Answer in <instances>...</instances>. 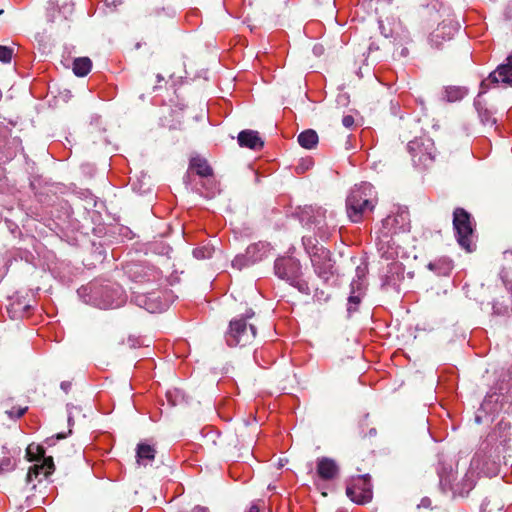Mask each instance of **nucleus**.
Listing matches in <instances>:
<instances>
[{"mask_svg": "<svg viewBox=\"0 0 512 512\" xmlns=\"http://www.w3.org/2000/svg\"><path fill=\"white\" fill-rule=\"evenodd\" d=\"M300 220L304 226L315 231V236H303L302 244L310 257L315 273L325 283H328L334 277L330 251L320 245L316 238L318 236L325 241L331 234V226L326 220V210L321 207H305L300 214Z\"/></svg>", "mask_w": 512, "mask_h": 512, "instance_id": "1", "label": "nucleus"}, {"mask_svg": "<svg viewBox=\"0 0 512 512\" xmlns=\"http://www.w3.org/2000/svg\"><path fill=\"white\" fill-rule=\"evenodd\" d=\"M77 294L83 302L100 309H114L121 307L126 302V294L118 284H101L91 282L77 290Z\"/></svg>", "mask_w": 512, "mask_h": 512, "instance_id": "2", "label": "nucleus"}, {"mask_svg": "<svg viewBox=\"0 0 512 512\" xmlns=\"http://www.w3.org/2000/svg\"><path fill=\"white\" fill-rule=\"evenodd\" d=\"M254 316V311L248 309L241 317H235L229 323L225 333V341L230 347L246 346L256 337V327L248 320Z\"/></svg>", "mask_w": 512, "mask_h": 512, "instance_id": "3", "label": "nucleus"}, {"mask_svg": "<svg viewBox=\"0 0 512 512\" xmlns=\"http://www.w3.org/2000/svg\"><path fill=\"white\" fill-rule=\"evenodd\" d=\"M274 273L279 279L288 282L300 292L310 293L308 283L301 278V264L298 259L291 256L277 258L274 262Z\"/></svg>", "mask_w": 512, "mask_h": 512, "instance_id": "4", "label": "nucleus"}, {"mask_svg": "<svg viewBox=\"0 0 512 512\" xmlns=\"http://www.w3.org/2000/svg\"><path fill=\"white\" fill-rule=\"evenodd\" d=\"M376 203V192L371 184L362 183L354 189V223L369 219Z\"/></svg>", "mask_w": 512, "mask_h": 512, "instance_id": "5", "label": "nucleus"}, {"mask_svg": "<svg viewBox=\"0 0 512 512\" xmlns=\"http://www.w3.org/2000/svg\"><path fill=\"white\" fill-rule=\"evenodd\" d=\"M407 149L415 167L428 168L435 160L436 149L431 138H416L408 143Z\"/></svg>", "mask_w": 512, "mask_h": 512, "instance_id": "6", "label": "nucleus"}, {"mask_svg": "<svg viewBox=\"0 0 512 512\" xmlns=\"http://www.w3.org/2000/svg\"><path fill=\"white\" fill-rule=\"evenodd\" d=\"M453 226L458 244L467 251L473 250V226L470 215L462 208L453 213Z\"/></svg>", "mask_w": 512, "mask_h": 512, "instance_id": "7", "label": "nucleus"}, {"mask_svg": "<svg viewBox=\"0 0 512 512\" xmlns=\"http://www.w3.org/2000/svg\"><path fill=\"white\" fill-rule=\"evenodd\" d=\"M271 251L272 246L269 242L258 241L249 245L245 253L237 255L232 261V266L241 270L264 260L270 255Z\"/></svg>", "mask_w": 512, "mask_h": 512, "instance_id": "8", "label": "nucleus"}, {"mask_svg": "<svg viewBox=\"0 0 512 512\" xmlns=\"http://www.w3.org/2000/svg\"><path fill=\"white\" fill-rule=\"evenodd\" d=\"M494 84L512 86V54L506 59V63L499 65L487 78L481 82V91L485 93Z\"/></svg>", "mask_w": 512, "mask_h": 512, "instance_id": "9", "label": "nucleus"}, {"mask_svg": "<svg viewBox=\"0 0 512 512\" xmlns=\"http://www.w3.org/2000/svg\"><path fill=\"white\" fill-rule=\"evenodd\" d=\"M124 270L127 276L136 283L155 281L160 278L158 269L144 263H129Z\"/></svg>", "mask_w": 512, "mask_h": 512, "instance_id": "10", "label": "nucleus"}, {"mask_svg": "<svg viewBox=\"0 0 512 512\" xmlns=\"http://www.w3.org/2000/svg\"><path fill=\"white\" fill-rule=\"evenodd\" d=\"M132 301L150 313L162 312L168 307L167 301L162 299L160 292H133Z\"/></svg>", "mask_w": 512, "mask_h": 512, "instance_id": "11", "label": "nucleus"}, {"mask_svg": "<svg viewBox=\"0 0 512 512\" xmlns=\"http://www.w3.org/2000/svg\"><path fill=\"white\" fill-rule=\"evenodd\" d=\"M404 279V266L402 263L393 261L387 266L386 273L382 277L381 287L383 290L400 291V284Z\"/></svg>", "mask_w": 512, "mask_h": 512, "instance_id": "12", "label": "nucleus"}, {"mask_svg": "<svg viewBox=\"0 0 512 512\" xmlns=\"http://www.w3.org/2000/svg\"><path fill=\"white\" fill-rule=\"evenodd\" d=\"M373 496L372 484L368 474L354 477V503L365 504Z\"/></svg>", "mask_w": 512, "mask_h": 512, "instance_id": "13", "label": "nucleus"}, {"mask_svg": "<svg viewBox=\"0 0 512 512\" xmlns=\"http://www.w3.org/2000/svg\"><path fill=\"white\" fill-rule=\"evenodd\" d=\"M399 247L389 232H382L377 240V251L381 258L394 260L398 256Z\"/></svg>", "mask_w": 512, "mask_h": 512, "instance_id": "14", "label": "nucleus"}, {"mask_svg": "<svg viewBox=\"0 0 512 512\" xmlns=\"http://www.w3.org/2000/svg\"><path fill=\"white\" fill-rule=\"evenodd\" d=\"M350 105V93L349 91H345L344 88H340L339 92L335 99V113L336 114H342V124L346 128L352 127V115L349 114L351 109L349 108Z\"/></svg>", "mask_w": 512, "mask_h": 512, "instance_id": "15", "label": "nucleus"}, {"mask_svg": "<svg viewBox=\"0 0 512 512\" xmlns=\"http://www.w3.org/2000/svg\"><path fill=\"white\" fill-rule=\"evenodd\" d=\"M316 473L321 480L331 481L339 475V466L331 458L319 457L316 461Z\"/></svg>", "mask_w": 512, "mask_h": 512, "instance_id": "16", "label": "nucleus"}, {"mask_svg": "<svg viewBox=\"0 0 512 512\" xmlns=\"http://www.w3.org/2000/svg\"><path fill=\"white\" fill-rule=\"evenodd\" d=\"M356 277L358 279L357 291L358 295H354V305L360 302V297L364 295L368 282H367V274H368V261L366 254L360 258V264L357 265L356 269Z\"/></svg>", "mask_w": 512, "mask_h": 512, "instance_id": "17", "label": "nucleus"}, {"mask_svg": "<svg viewBox=\"0 0 512 512\" xmlns=\"http://www.w3.org/2000/svg\"><path fill=\"white\" fill-rule=\"evenodd\" d=\"M409 221L407 211H401L396 215H389L383 220V227L386 232L397 233L399 230H405Z\"/></svg>", "mask_w": 512, "mask_h": 512, "instance_id": "18", "label": "nucleus"}, {"mask_svg": "<svg viewBox=\"0 0 512 512\" xmlns=\"http://www.w3.org/2000/svg\"><path fill=\"white\" fill-rule=\"evenodd\" d=\"M238 143L241 147L253 150H260L264 142L260 138L259 133L254 130H243L238 134Z\"/></svg>", "mask_w": 512, "mask_h": 512, "instance_id": "19", "label": "nucleus"}, {"mask_svg": "<svg viewBox=\"0 0 512 512\" xmlns=\"http://www.w3.org/2000/svg\"><path fill=\"white\" fill-rule=\"evenodd\" d=\"M54 471V463L51 457L44 458L42 464H35L29 468L27 473V482L31 483L34 479L38 478L39 475L44 477L49 476Z\"/></svg>", "mask_w": 512, "mask_h": 512, "instance_id": "20", "label": "nucleus"}, {"mask_svg": "<svg viewBox=\"0 0 512 512\" xmlns=\"http://www.w3.org/2000/svg\"><path fill=\"white\" fill-rule=\"evenodd\" d=\"M456 31L455 27L448 26L445 22L438 25L437 29L431 33L429 42L433 47L438 48L442 40L450 39L453 33Z\"/></svg>", "mask_w": 512, "mask_h": 512, "instance_id": "21", "label": "nucleus"}, {"mask_svg": "<svg viewBox=\"0 0 512 512\" xmlns=\"http://www.w3.org/2000/svg\"><path fill=\"white\" fill-rule=\"evenodd\" d=\"M156 450L154 446L146 444V443H139L137 445L136 449V458L138 464H144L146 465V462H151L155 459Z\"/></svg>", "mask_w": 512, "mask_h": 512, "instance_id": "22", "label": "nucleus"}, {"mask_svg": "<svg viewBox=\"0 0 512 512\" xmlns=\"http://www.w3.org/2000/svg\"><path fill=\"white\" fill-rule=\"evenodd\" d=\"M298 143L305 149H313L318 144V134L313 129H307L298 135Z\"/></svg>", "mask_w": 512, "mask_h": 512, "instance_id": "23", "label": "nucleus"}, {"mask_svg": "<svg viewBox=\"0 0 512 512\" xmlns=\"http://www.w3.org/2000/svg\"><path fill=\"white\" fill-rule=\"evenodd\" d=\"M190 169L194 170L197 175L201 177H208L212 175V168L207 160L201 157H193L190 160Z\"/></svg>", "mask_w": 512, "mask_h": 512, "instance_id": "24", "label": "nucleus"}, {"mask_svg": "<svg viewBox=\"0 0 512 512\" xmlns=\"http://www.w3.org/2000/svg\"><path fill=\"white\" fill-rule=\"evenodd\" d=\"M428 269L435 272L438 275H448L452 268V262L447 258H440L427 265Z\"/></svg>", "mask_w": 512, "mask_h": 512, "instance_id": "25", "label": "nucleus"}, {"mask_svg": "<svg viewBox=\"0 0 512 512\" xmlns=\"http://www.w3.org/2000/svg\"><path fill=\"white\" fill-rule=\"evenodd\" d=\"M92 67V62L87 57L77 58L73 62V72L76 76L84 77L86 76Z\"/></svg>", "mask_w": 512, "mask_h": 512, "instance_id": "26", "label": "nucleus"}, {"mask_svg": "<svg viewBox=\"0 0 512 512\" xmlns=\"http://www.w3.org/2000/svg\"><path fill=\"white\" fill-rule=\"evenodd\" d=\"M467 95V89L462 86H447L444 90V97L448 102H455Z\"/></svg>", "mask_w": 512, "mask_h": 512, "instance_id": "27", "label": "nucleus"}, {"mask_svg": "<svg viewBox=\"0 0 512 512\" xmlns=\"http://www.w3.org/2000/svg\"><path fill=\"white\" fill-rule=\"evenodd\" d=\"M475 106L478 111L480 121L483 125L492 127L496 124V119L493 117V114L490 110L482 107L479 101L475 102Z\"/></svg>", "mask_w": 512, "mask_h": 512, "instance_id": "28", "label": "nucleus"}, {"mask_svg": "<svg viewBox=\"0 0 512 512\" xmlns=\"http://www.w3.org/2000/svg\"><path fill=\"white\" fill-rule=\"evenodd\" d=\"M3 457L0 460V473L2 472H10L15 468V461L8 456V451L6 447H2Z\"/></svg>", "mask_w": 512, "mask_h": 512, "instance_id": "29", "label": "nucleus"}, {"mask_svg": "<svg viewBox=\"0 0 512 512\" xmlns=\"http://www.w3.org/2000/svg\"><path fill=\"white\" fill-rule=\"evenodd\" d=\"M213 249L210 247H198L193 250V256L197 259H207L212 256Z\"/></svg>", "mask_w": 512, "mask_h": 512, "instance_id": "30", "label": "nucleus"}, {"mask_svg": "<svg viewBox=\"0 0 512 512\" xmlns=\"http://www.w3.org/2000/svg\"><path fill=\"white\" fill-rule=\"evenodd\" d=\"M13 50L7 46L0 45V61L9 63L11 61Z\"/></svg>", "mask_w": 512, "mask_h": 512, "instance_id": "31", "label": "nucleus"}, {"mask_svg": "<svg viewBox=\"0 0 512 512\" xmlns=\"http://www.w3.org/2000/svg\"><path fill=\"white\" fill-rule=\"evenodd\" d=\"M27 411V407H13L12 409H10L9 411H7L6 413L8 414V416L11 418V419H18L20 417H22L25 412Z\"/></svg>", "mask_w": 512, "mask_h": 512, "instance_id": "32", "label": "nucleus"}, {"mask_svg": "<svg viewBox=\"0 0 512 512\" xmlns=\"http://www.w3.org/2000/svg\"><path fill=\"white\" fill-rule=\"evenodd\" d=\"M313 161L312 159H304L302 162L296 167L297 173H303L306 170H308L310 167H312Z\"/></svg>", "mask_w": 512, "mask_h": 512, "instance_id": "33", "label": "nucleus"}, {"mask_svg": "<svg viewBox=\"0 0 512 512\" xmlns=\"http://www.w3.org/2000/svg\"><path fill=\"white\" fill-rule=\"evenodd\" d=\"M346 210H347V215L349 218L352 217V196H351V193H349L346 197Z\"/></svg>", "mask_w": 512, "mask_h": 512, "instance_id": "34", "label": "nucleus"}, {"mask_svg": "<svg viewBox=\"0 0 512 512\" xmlns=\"http://www.w3.org/2000/svg\"><path fill=\"white\" fill-rule=\"evenodd\" d=\"M247 512H260V506L258 503H252Z\"/></svg>", "mask_w": 512, "mask_h": 512, "instance_id": "35", "label": "nucleus"}, {"mask_svg": "<svg viewBox=\"0 0 512 512\" xmlns=\"http://www.w3.org/2000/svg\"><path fill=\"white\" fill-rule=\"evenodd\" d=\"M60 386H61L62 390H64L65 392H68L71 387V383L67 382V381H63Z\"/></svg>", "mask_w": 512, "mask_h": 512, "instance_id": "36", "label": "nucleus"}, {"mask_svg": "<svg viewBox=\"0 0 512 512\" xmlns=\"http://www.w3.org/2000/svg\"><path fill=\"white\" fill-rule=\"evenodd\" d=\"M191 512H209V510L203 506H196L191 510Z\"/></svg>", "mask_w": 512, "mask_h": 512, "instance_id": "37", "label": "nucleus"}, {"mask_svg": "<svg viewBox=\"0 0 512 512\" xmlns=\"http://www.w3.org/2000/svg\"><path fill=\"white\" fill-rule=\"evenodd\" d=\"M313 52L315 55L320 56L323 53V47L322 46H314Z\"/></svg>", "mask_w": 512, "mask_h": 512, "instance_id": "38", "label": "nucleus"}, {"mask_svg": "<svg viewBox=\"0 0 512 512\" xmlns=\"http://www.w3.org/2000/svg\"><path fill=\"white\" fill-rule=\"evenodd\" d=\"M347 311L348 313H350L351 309H352V291L350 292L349 296L347 297Z\"/></svg>", "mask_w": 512, "mask_h": 512, "instance_id": "39", "label": "nucleus"}, {"mask_svg": "<svg viewBox=\"0 0 512 512\" xmlns=\"http://www.w3.org/2000/svg\"><path fill=\"white\" fill-rule=\"evenodd\" d=\"M346 495L350 500H352V484H347Z\"/></svg>", "mask_w": 512, "mask_h": 512, "instance_id": "40", "label": "nucleus"}, {"mask_svg": "<svg viewBox=\"0 0 512 512\" xmlns=\"http://www.w3.org/2000/svg\"><path fill=\"white\" fill-rule=\"evenodd\" d=\"M370 133H371V131H370L369 129H363V130L361 131V133H360V138H361V140H363V138H364L366 135L370 134Z\"/></svg>", "mask_w": 512, "mask_h": 512, "instance_id": "41", "label": "nucleus"}, {"mask_svg": "<svg viewBox=\"0 0 512 512\" xmlns=\"http://www.w3.org/2000/svg\"><path fill=\"white\" fill-rule=\"evenodd\" d=\"M65 437H66V435L63 433H59L56 435V439H64Z\"/></svg>", "mask_w": 512, "mask_h": 512, "instance_id": "42", "label": "nucleus"}, {"mask_svg": "<svg viewBox=\"0 0 512 512\" xmlns=\"http://www.w3.org/2000/svg\"><path fill=\"white\" fill-rule=\"evenodd\" d=\"M351 136H352V135H349V136H348V139H347V142H346V149H349V147H350V139H351Z\"/></svg>", "mask_w": 512, "mask_h": 512, "instance_id": "43", "label": "nucleus"}, {"mask_svg": "<svg viewBox=\"0 0 512 512\" xmlns=\"http://www.w3.org/2000/svg\"><path fill=\"white\" fill-rule=\"evenodd\" d=\"M157 79H158V81H161V80H163V77L161 75H158Z\"/></svg>", "mask_w": 512, "mask_h": 512, "instance_id": "44", "label": "nucleus"}, {"mask_svg": "<svg viewBox=\"0 0 512 512\" xmlns=\"http://www.w3.org/2000/svg\"><path fill=\"white\" fill-rule=\"evenodd\" d=\"M319 300L321 299L320 295L318 292H316V295H315Z\"/></svg>", "mask_w": 512, "mask_h": 512, "instance_id": "45", "label": "nucleus"}, {"mask_svg": "<svg viewBox=\"0 0 512 512\" xmlns=\"http://www.w3.org/2000/svg\"><path fill=\"white\" fill-rule=\"evenodd\" d=\"M422 504L425 506L427 505V502H425V500H422Z\"/></svg>", "mask_w": 512, "mask_h": 512, "instance_id": "46", "label": "nucleus"}, {"mask_svg": "<svg viewBox=\"0 0 512 512\" xmlns=\"http://www.w3.org/2000/svg\"><path fill=\"white\" fill-rule=\"evenodd\" d=\"M422 504L425 506L427 505V502H425V500H422Z\"/></svg>", "mask_w": 512, "mask_h": 512, "instance_id": "47", "label": "nucleus"}, {"mask_svg": "<svg viewBox=\"0 0 512 512\" xmlns=\"http://www.w3.org/2000/svg\"><path fill=\"white\" fill-rule=\"evenodd\" d=\"M2 13H3V10H2V9H0V15H2Z\"/></svg>", "mask_w": 512, "mask_h": 512, "instance_id": "48", "label": "nucleus"}]
</instances>
